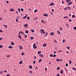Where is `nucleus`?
Returning a JSON list of instances; mask_svg holds the SVG:
<instances>
[{"label": "nucleus", "mask_w": 76, "mask_h": 76, "mask_svg": "<svg viewBox=\"0 0 76 76\" xmlns=\"http://www.w3.org/2000/svg\"><path fill=\"white\" fill-rule=\"evenodd\" d=\"M21 10L22 11V12H23V8H21Z\"/></svg>", "instance_id": "47"}, {"label": "nucleus", "mask_w": 76, "mask_h": 76, "mask_svg": "<svg viewBox=\"0 0 76 76\" xmlns=\"http://www.w3.org/2000/svg\"><path fill=\"white\" fill-rule=\"evenodd\" d=\"M33 64H35V61H34L33 62Z\"/></svg>", "instance_id": "54"}, {"label": "nucleus", "mask_w": 76, "mask_h": 76, "mask_svg": "<svg viewBox=\"0 0 76 76\" xmlns=\"http://www.w3.org/2000/svg\"><path fill=\"white\" fill-rule=\"evenodd\" d=\"M67 8L69 9V10H71V8H70L69 6H67Z\"/></svg>", "instance_id": "13"}, {"label": "nucleus", "mask_w": 76, "mask_h": 76, "mask_svg": "<svg viewBox=\"0 0 76 76\" xmlns=\"http://www.w3.org/2000/svg\"><path fill=\"white\" fill-rule=\"evenodd\" d=\"M0 48H3V46L0 45Z\"/></svg>", "instance_id": "48"}, {"label": "nucleus", "mask_w": 76, "mask_h": 76, "mask_svg": "<svg viewBox=\"0 0 76 76\" xmlns=\"http://www.w3.org/2000/svg\"><path fill=\"white\" fill-rule=\"evenodd\" d=\"M8 48H11V49H12L13 48V47L11 46H10L9 47H8Z\"/></svg>", "instance_id": "21"}, {"label": "nucleus", "mask_w": 76, "mask_h": 76, "mask_svg": "<svg viewBox=\"0 0 76 76\" xmlns=\"http://www.w3.org/2000/svg\"><path fill=\"white\" fill-rule=\"evenodd\" d=\"M54 33L53 32H51L50 34V35H52V36H53V35H54Z\"/></svg>", "instance_id": "7"}, {"label": "nucleus", "mask_w": 76, "mask_h": 76, "mask_svg": "<svg viewBox=\"0 0 76 76\" xmlns=\"http://www.w3.org/2000/svg\"><path fill=\"white\" fill-rule=\"evenodd\" d=\"M53 53L54 54H56V52L55 51H54L53 52Z\"/></svg>", "instance_id": "61"}, {"label": "nucleus", "mask_w": 76, "mask_h": 76, "mask_svg": "<svg viewBox=\"0 0 76 76\" xmlns=\"http://www.w3.org/2000/svg\"><path fill=\"white\" fill-rule=\"evenodd\" d=\"M53 57H56V55L54 54L53 56Z\"/></svg>", "instance_id": "36"}, {"label": "nucleus", "mask_w": 76, "mask_h": 76, "mask_svg": "<svg viewBox=\"0 0 76 76\" xmlns=\"http://www.w3.org/2000/svg\"><path fill=\"white\" fill-rule=\"evenodd\" d=\"M4 72H5V73H7V71H6V70H5V71H4Z\"/></svg>", "instance_id": "58"}, {"label": "nucleus", "mask_w": 76, "mask_h": 76, "mask_svg": "<svg viewBox=\"0 0 76 76\" xmlns=\"http://www.w3.org/2000/svg\"><path fill=\"white\" fill-rule=\"evenodd\" d=\"M50 57H53V54H50Z\"/></svg>", "instance_id": "33"}, {"label": "nucleus", "mask_w": 76, "mask_h": 76, "mask_svg": "<svg viewBox=\"0 0 76 76\" xmlns=\"http://www.w3.org/2000/svg\"><path fill=\"white\" fill-rule=\"evenodd\" d=\"M7 76H10V74H7Z\"/></svg>", "instance_id": "63"}, {"label": "nucleus", "mask_w": 76, "mask_h": 76, "mask_svg": "<svg viewBox=\"0 0 76 76\" xmlns=\"http://www.w3.org/2000/svg\"><path fill=\"white\" fill-rule=\"evenodd\" d=\"M0 20H2V18H0Z\"/></svg>", "instance_id": "55"}, {"label": "nucleus", "mask_w": 76, "mask_h": 76, "mask_svg": "<svg viewBox=\"0 0 76 76\" xmlns=\"http://www.w3.org/2000/svg\"><path fill=\"white\" fill-rule=\"evenodd\" d=\"M21 56H23L24 55V53H21Z\"/></svg>", "instance_id": "44"}, {"label": "nucleus", "mask_w": 76, "mask_h": 76, "mask_svg": "<svg viewBox=\"0 0 76 76\" xmlns=\"http://www.w3.org/2000/svg\"><path fill=\"white\" fill-rule=\"evenodd\" d=\"M58 34H60L61 33H60V31H58Z\"/></svg>", "instance_id": "50"}, {"label": "nucleus", "mask_w": 76, "mask_h": 76, "mask_svg": "<svg viewBox=\"0 0 76 76\" xmlns=\"http://www.w3.org/2000/svg\"><path fill=\"white\" fill-rule=\"evenodd\" d=\"M37 48V46H33V47L34 49H35L36 48Z\"/></svg>", "instance_id": "14"}, {"label": "nucleus", "mask_w": 76, "mask_h": 76, "mask_svg": "<svg viewBox=\"0 0 76 76\" xmlns=\"http://www.w3.org/2000/svg\"><path fill=\"white\" fill-rule=\"evenodd\" d=\"M72 69L74 70H75L76 69L74 68H72Z\"/></svg>", "instance_id": "41"}, {"label": "nucleus", "mask_w": 76, "mask_h": 76, "mask_svg": "<svg viewBox=\"0 0 76 76\" xmlns=\"http://www.w3.org/2000/svg\"><path fill=\"white\" fill-rule=\"evenodd\" d=\"M27 16H28V15H26V16H24V17L23 18V19H26Z\"/></svg>", "instance_id": "8"}, {"label": "nucleus", "mask_w": 76, "mask_h": 76, "mask_svg": "<svg viewBox=\"0 0 76 76\" xmlns=\"http://www.w3.org/2000/svg\"><path fill=\"white\" fill-rule=\"evenodd\" d=\"M19 64H22L23 63H22V61H21L20 62H19Z\"/></svg>", "instance_id": "18"}, {"label": "nucleus", "mask_w": 76, "mask_h": 76, "mask_svg": "<svg viewBox=\"0 0 76 76\" xmlns=\"http://www.w3.org/2000/svg\"><path fill=\"white\" fill-rule=\"evenodd\" d=\"M41 53V51H38V54H40Z\"/></svg>", "instance_id": "27"}, {"label": "nucleus", "mask_w": 76, "mask_h": 76, "mask_svg": "<svg viewBox=\"0 0 76 76\" xmlns=\"http://www.w3.org/2000/svg\"><path fill=\"white\" fill-rule=\"evenodd\" d=\"M19 48L20 50H22L23 49V47L21 45L19 46Z\"/></svg>", "instance_id": "5"}, {"label": "nucleus", "mask_w": 76, "mask_h": 76, "mask_svg": "<svg viewBox=\"0 0 76 76\" xmlns=\"http://www.w3.org/2000/svg\"><path fill=\"white\" fill-rule=\"evenodd\" d=\"M4 27L7 28V25H4Z\"/></svg>", "instance_id": "34"}, {"label": "nucleus", "mask_w": 76, "mask_h": 76, "mask_svg": "<svg viewBox=\"0 0 76 76\" xmlns=\"http://www.w3.org/2000/svg\"><path fill=\"white\" fill-rule=\"evenodd\" d=\"M31 32H34V30L32 29L31 30Z\"/></svg>", "instance_id": "30"}, {"label": "nucleus", "mask_w": 76, "mask_h": 76, "mask_svg": "<svg viewBox=\"0 0 76 76\" xmlns=\"http://www.w3.org/2000/svg\"><path fill=\"white\" fill-rule=\"evenodd\" d=\"M56 76H60V75L58 73L56 75Z\"/></svg>", "instance_id": "45"}, {"label": "nucleus", "mask_w": 76, "mask_h": 76, "mask_svg": "<svg viewBox=\"0 0 76 76\" xmlns=\"http://www.w3.org/2000/svg\"><path fill=\"white\" fill-rule=\"evenodd\" d=\"M72 62V61H69V64H71V62Z\"/></svg>", "instance_id": "43"}, {"label": "nucleus", "mask_w": 76, "mask_h": 76, "mask_svg": "<svg viewBox=\"0 0 76 76\" xmlns=\"http://www.w3.org/2000/svg\"><path fill=\"white\" fill-rule=\"evenodd\" d=\"M66 67H67V66H68V64H66Z\"/></svg>", "instance_id": "49"}, {"label": "nucleus", "mask_w": 76, "mask_h": 76, "mask_svg": "<svg viewBox=\"0 0 76 76\" xmlns=\"http://www.w3.org/2000/svg\"><path fill=\"white\" fill-rule=\"evenodd\" d=\"M41 31L42 32V34H45V31H44V30L43 29H42L41 30Z\"/></svg>", "instance_id": "3"}, {"label": "nucleus", "mask_w": 76, "mask_h": 76, "mask_svg": "<svg viewBox=\"0 0 76 76\" xmlns=\"http://www.w3.org/2000/svg\"><path fill=\"white\" fill-rule=\"evenodd\" d=\"M23 26H24V28H27V27H28V24H24L23 25Z\"/></svg>", "instance_id": "2"}, {"label": "nucleus", "mask_w": 76, "mask_h": 76, "mask_svg": "<svg viewBox=\"0 0 76 76\" xmlns=\"http://www.w3.org/2000/svg\"><path fill=\"white\" fill-rule=\"evenodd\" d=\"M25 33L26 34H28V31L27 30H26L25 31Z\"/></svg>", "instance_id": "29"}, {"label": "nucleus", "mask_w": 76, "mask_h": 76, "mask_svg": "<svg viewBox=\"0 0 76 76\" xmlns=\"http://www.w3.org/2000/svg\"><path fill=\"white\" fill-rule=\"evenodd\" d=\"M70 48H69V47L68 46L67 47V49H68V50H69V49Z\"/></svg>", "instance_id": "62"}, {"label": "nucleus", "mask_w": 76, "mask_h": 76, "mask_svg": "<svg viewBox=\"0 0 76 76\" xmlns=\"http://www.w3.org/2000/svg\"><path fill=\"white\" fill-rule=\"evenodd\" d=\"M67 9H68V8L67 7H66L64 9L65 10H67Z\"/></svg>", "instance_id": "35"}, {"label": "nucleus", "mask_w": 76, "mask_h": 76, "mask_svg": "<svg viewBox=\"0 0 76 76\" xmlns=\"http://www.w3.org/2000/svg\"><path fill=\"white\" fill-rule=\"evenodd\" d=\"M28 73H31V74H32V71H30L28 72Z\"/></svg>", "instance_id": "17"}, {"label": "nucleus", "mask_w": 76, "mask_h": 76, "mask_svg": "<svg viewBox=\"0 0 76 76\" xmlns=\"http://www.w3.org/2000/svg\"><path fill=\"white\" fill-rule=\"evenodd\" d=\"M43 56V55L42 54H40L39 55L40 57H44Z\"/></svg>", "instance_id": "16"}, {"label": "nucleus", "mask_w": 76, "mask_h": 76, "mask_svg": "<svg viewBox=\"0 0 76 76\" xmlns=\"http://www.w3.org/2000/svg\"><path fill=\"white\" fill-rule=\"evenodd\" d=\"M10 11L11 12H14V11H15V10L13 9H10Z\"/></svg>", "instance_id": "10"}, {"label": "nucleus", "mask_w": 76, "mask_h": 76, "mask_svg": "<svg viewBox=\"0 0 76 76\" xmlns=\"http://www.w3.org/2000/svg\"><path fill=\"white\" fill-rule=\"evenodd\" d=\"M63 70H61V71L60 72V73H61V74H62V73H63Z\"/></svg>", "instance_id": "28"}, {"label": "nucleus", "mask_w": 76, "mask_h": 76, "mask_svg": "<svg viewBox=\"0 0 76 76\" xmlns=\"http://www.w3.org/2000/svg\"><path fill=\"white\" fill-rule=\"evenodd\" d=\"M69 21L70 22H72V20H71V19H69Z\"/></svg>", "instance_id": "42"}, {"label": "nucleus", "mask_w": 76, "mask_h": 76, "mask_svg": "<svg viewBox=\"0 0 76 76\" xmlns=\"http://www.w3.org/2000/svg\"><path fill=\"white\" fill-rule=\"evenodd\" d=\"M11 44L12 45H15V43H13V42H11Z\"/></svg>", "instance_id": "12"}, {"label": "nucleus", "mask_w": 76, "mask_h": 76, "mask_svg": "<svg viewBox=\"0 0 76 76\" xmlns=\"http://www.w3.org/2000/svg\"><path fill=\"white\" fill-rule=\"evenodd\" d=\"M75 17V15H72V18H74Z\"/></svg>", "instance_id": "24"}, {"label": "nucleus", "mask_w": 76, "mask_h": 76, "mask_svg": "<svg viewBox=\"0 0 76 76\" xmlns=\"http://www.w3.org/2000/svg\"><path fill=\"white\" fill-rule=\"evenodd\" d=\"M29 69H32V66H31L29 65Z\"/></svg>", "instance_id": "11"}, {"label": "nucleus", "mask_w": 76, "mask_h": 76, "mask_svg": "<svg viewBox=\"0 0 76 76\" xmlns=\"http://www.w3.org/2000/svg\"><path fill=\"white\" fill-rule=\"evenodd\" d=\"M56 61H60V59H58V58L57 59H56Z\"/></svg>", "instance_id": "15"}, {"label": "nucleus", "mask_w": 76, "mask_h": 76, "mask_svg": "<svg viewBox=\"0 0 76 76\" xmlns=\"http://www.w3.org/2000/svg\"><path fill=\"white\" fill-rule=\"evenodd\" d=\"M72 4V2L70 1L69 3H68V5L69 6L70 5H71V4Z\"/></svg>", "instance_id": "4"}, {"label": "nucleus", "mask_w": 76, "mask_h": 76, "mask_svg": "<svg viewBox=\"0 0 76 76\" xmlns=\"http://www.w3.org/2000/svg\"><path fill=\"white\" fill-rule=\"evenodd\" d=\"M52 12H54V9H52Z\"/></svg>", "instance_id": "57"}, {"label": "nucleus", "mask_w": 76, "mask_h": 76, "mask_svg": "<svg viewBox=\"0 0 76 76\" xmlns=\"http://www.w3.org/2000/svg\"><path fill=\"white\" fill-rule=\"evenodd\" d=\"M42 61V59H40L39 60V63H40V62H41V61Z\"/></svg>", "instance_id": "25"}, {"label": "nucleus", "mask_w": 76, "mask_h": 76, "mask_svg": "<svg viewBox=\"0 0 76 76\" xmlns=\"http://www.w3.org/2000/svg\"><path fill=\"white\" fill-rule=\"evenodd\" d=\"M58 52H59V53L62 52V50H60V51H58Z\"/></svg>", "instance_id": "56"}, {"label": "nucleus", "mask_w": 76, "mask_h": 76, "mask_svg": "<svg viewBox=\"0 0 76 76\" xmlns=\"http://www.w3.org/2000/svg\"><path fill=\"white\" fill-rule=\"evenodd\" d=\"M57 69L58 70H59V69H60V67H58L57 68Z\"/></svg>", "instance_id": "53"}, {"label": "nucleus", "mask_w": 76, "mask_h": 76, "mask_svg": "<svg viewBox=\"0 0 76 76\" xmlns=\"http://www.w3.org/2000/svg\"><path fill=\"white\" fill-rule=\"evenodd\" d=\"M27 19V20H29L30 19V18L29 17H28Z\"/></svg>", "instance_id": "31"}, {"label": "nucleus", "mask_w": 76, "mask_h": 76, "mask_svg": "<svg viewBox=\"0 0 76 76\" xmlns=\"http://www.w3.org/2000/svg\"><path fill=\"white\" fill-rule=\"evenodd\" d=\"M18 11L19 12H20V9H18Z\"/></svg>", "instance_id": "37"}, {"label": "nucleus", "mask_w": 76, "mask_h": 76, "mask_svg": "<svg viewBox=\"0 0 76 76\" xmlns=\"http://www.w3.org/2000/svg\"><path fill=\"white\" fill-rule=\"evenodd\" d=\"M74 30H76V26L74 27Z\"/></svg>", "instance_id": "39"}, {"label": "nucleus", "mask_w": 76, "mask_h": 76, "mask_svg": "<svg viewBox=\"0 0 76 76\" xmlns=\"http://www.w3.org/2000/svg\"><path fill=\"white\" fill-rule=\"evenodd\" d=\"M43 16H44L48 17V14H43Z\"/></svg>", "instance_id": "1"}, {"label": "nucleus", "mask_w": 76, "mask_h": 76, "mask_svg": "<svg viewBox=\"0 0 76 76\" xmlns=\"http://www.w3.org/2000/svg\"><path fill=\"white\" fill-rule=\"evenodd\" d=\"M62 3L63 4L64 3V1H62Z\"/></svg>", "instance_id": "59"}, {"label": "nucleus", "mask_w": 76, "mask_h": 76, "mask_svg": "<svg viewBox=\"0 0 76 76\" xmlns=\"http://www.w3.org/2000/svg\"><path fill=\"white\" fill-rule=\"evenodd\" d=\"M2 39H3V38H0V41H1V40Z\"/></svg>", "instance_id": "51"}, {"label": "nucleus", "mask_w": 76, "mask_h": 76, "mask_svg": "<svg viewBox=\"0 0 76 76\" xmlns=\"http://www.w3.org/2000/svg\"><path fill=\"white\" fill-rule=\"evenodd\" d=\"M48 34V33L47 32L46 33V34L45 35V37L47 36V35Z\"/></svg>", "instance_id": "32"}, {"label": "nucleus", "mask_w": 76, "mask_h": 76, "mask_svg": "<svg viewBox=\"0 0 76 76\" xmlns=\"http://www.w3.org/2000/svg\"><path fill=\"white\" fill-rule=\"evenodd\" d=\"M6 2L7 4H9V1H6Z\"/></svg>", "instance_id": "52"}, {"label": "nucleus", "mask_w": 76, "mask_h": 76, "mask_svg": "<svg viewBox=\"0 0 76 76\" xmlns=\"http://www.w3.org/2000/svg\"><path fill=\"white\" fill-rule=\"evenodd\" d=\"M65 42V40H63V42Z\"/></svg>", "instance_id": "64"}, {"label": "nucleus", "mask_w": 76, "mask_h": 76, "mask_svg": "<svg viewBox=\"0 0 76 76\" xmlns=\"http://www.w3.org/2000/svg\"><path fill=\"white\" fill-rule=\"evenodd\" d=\"M66 53H67V54H69V52L68 51H66Z\"/></svg>", "instance_id": "60"}, {"label": "nucleus", "mask_w": 76, "mask_h": 76, "mask_svg": "<svg viewBox=\"0 0 76 76\" xmlns=\"http://www.w3.org/2000/svg\"><path fill=\"white\" fill-rule=\"evenodd\" d=\"M65 18H68V17L67 16H65V17H64L63 18V19H64Z\"/></svg>", "instance_id": "23"}, {"label": "nucleus", "mask_w": 76, "mask_h": 76, "mask_svg": "<svg viewBox=\"0 0 76 76\" xmlns=\"http://www.w3.org/2000/svg\"><path fill=\"white\" fill-rule=\"evenodd\" d=\"M31 39H34V37H31Z\"/></svg>", "instance_id": "26"}, {"label": "nucleus", "mask_w": 76, "mask_h": 76, "mask_svg": "<svg viewBox=\"0 0 76 76\" xmlns=\"http://www.w3.org/2000/svg\"><path fill=\"white\" fill-rule=\"evenodd\" d=\"M46 46H47V44H44L43 45V47H46Z\"/></svg>", "instance_id": "9"}, {"label": "nucleus", "mask_w": 76, "mask_h": 76, "mask_svg": "<svg viewBox=\"0 0 76 76\" xmlns=\"http://www.w3.org/2000/svg\"><path fill=\"white\" fill-rule=\"evenodd\" d=\"M37 10H35L34 11V12H35H35H37Z\"/></svg>", "instance_id": "40"}, {"label": "nucleus", "mask_w": 76, "mask_h": 76, "mask_svg": "<svg viewBox=\"0 0 76 76\" xmlns=\"http://www.w3.org/2000/svg\"><path fill=\"white\" fill-rule=\"evenodd\" d=\"M3 73V71H0V75Z\"/></svg>", "instance_id": "38"}, {"label": "nucleus", "mask_w": 76, "mask_h": 76, "mask_svg": "<svg viewBox=\"0 0 76 76\" xmlns=\"http://www.w3.org/2000/svg\"><path fill=\"white\" fill-rule=\"evenodd\" d=\"M70 0H66V1L67 3H69V2L70 1Z\"/></svg>", "instance_id": "20"}, {"label": "nucleus", "mask_w": 76, "mask_h": 76, "mask_svg": "<svg viewBox=\"0 0 76 76\" xmlns=\"http://www.w3.org/2000/svg\"><path fill=\"white\" fill-rule=\"evenodd\" d=\"M16 21L17 22H19V20H18V18L16 19Z\"/></svg>", "instance_id": "22"}, {"label": "nucleus", "mask_w": 76, "mask_h": 76, "mask_svg": "<svg viewBox=\"0 0 76 76\" xmlns=\"http://www.w3.org/2000/svg\"><path fill=\"white\" fill-rule=\"evenodd\" d=\"M50 6H54V3H51L49 4Z\"/></svg>", "instance_id": "6"}, {"label": "nucleus", "mask_w": 76, "mask_h": 76, "mask_svg": "<svg viewBox=\"0 0 76 76\" xmlns=\"http://www.w3.org/2000/svg\"><path fill=\"white\" fill-rule=\"evenodd\" d=\"M35 45H36V44L34 43V44H33V47L35 46Z\"/></svg>", "instance_id": "46"}, {"label": "nucleus", "mask_w": 76, "mask_h": 76, "mask_svg": "<svg viewBox=\"0 0 76 76\" xmlns=\"http://www.w3.org/2000/svg\"><path fill=\"white\" fill-rule=\"evenodd\" d=\"M18 37L19 38H20V39H22V37H21L20 36V35H19L18 36Z\"/></svg>", "instance_id": "19"}]
</instances>
